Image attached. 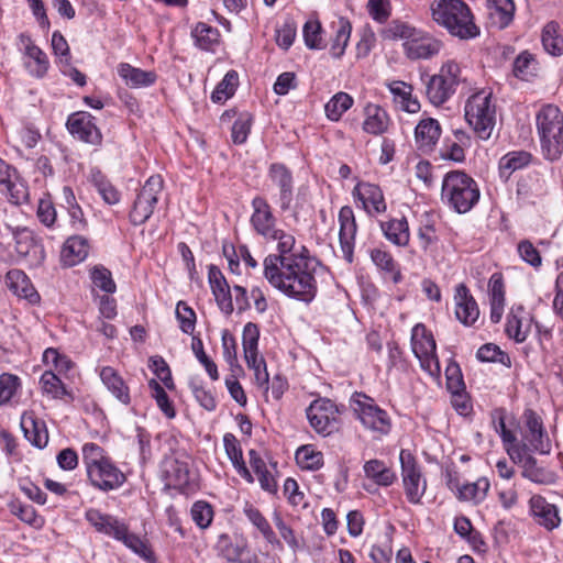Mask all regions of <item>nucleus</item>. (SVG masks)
Wrapping results in <instances>:
<instances>
[{
  "instance_id": "obj_6",
  "label": "nucleus",
  "mask_w": 563,
  "mask_h": 563,
  "mask_svg": "<svg viewBox=\"0 0 563 563\" xmlns=\"http://www.w3.org/2000/svg\"><path fill=\"white\" fill-rule=\"evenodd\" d=\"M461 67L454 60L444 63L439 73L429 77L426 82V95L434 106L445 103L456 91L462 81Z\"/></svg>"
},
{
  "instance_id": "obj_48",
  "label": "nucleus",
  "mask_w": 563,
  "mask_h": 563,
  "mask_svg": "<svg viewBox=\"0 0 563 563\" xmlns=\"http://www.w3.org/2000/svg\"><path fill=\"white\" fill-rule=\"evenodd\" d=\"M239 85V74L236 70H229L222 80L216 86L211 93V100L214 103H223L231 98Z\"/></svg>"
},
{
  "instance_id": "obj_25",
  "label": "nucleus",
  "mask_w": 563,
  "mask_h": 563,
  "mask_svg": "<svg viewBox=\"0 0 563 563\" xmlns=\"http://www.w3.org/2000/svg\"><path fill=\"white\" fill-rule=\"evenodd\" d=\"M117 71L124 84L134 89L151 87L157 80V74L154 70H144L129 63H120Z\"/></svg>"
},
{
  "instance_id": "obj_21",
  "label": "nucleus",
  "mask_w": 563,
  "mask_h": 563,
  "mask_svg": "<svg viewBox=\"0 0 563 563\" xmlns=\"http://www.w3.org/2000/svg\"><path fill=\"white\" fill-rule=\"evenodd\" d=\"M208 279L219 309L230 316L234 310L230 285L218 266H209Z\"/></svg>"
},
{
  "instance_id": "obj_35",
  "label": "nucleus",
  "mask_w": 563,
  "mask_h": 563,
  "mask_svg": "<svg viewBox=\"0 0 563 563\" xmlns=\"http://www.w3.org/2000/svg\"><path fill=\"white\" fill-rule=\"evenodd\" d=\"M532 161V155L527 151H512L505 154L498 163L499 176L507 181L510 176Z\"/></svg>"
},
{
  "instance_id": "obj_59",
  "label": "nucleus",
  "mask_w": 563,
  "mask_h": 563,
  "mask_svg": "<svg viewBox=\"0 0 563 563\" xmlns=\"http://www.w3.org/2000/svg\"><path fill=\"white\" fill-rule=\"evenodd\" d=\"M322 26L319 21H307L302 29L305 44L310 49H322L325 47L322 36Z\"/></svg>"
},
{
  "instance_id": "obj_10",
  "label": "nucleus",
  "mask_w": 563,
  "mask_h": 563,
  "mask_svg": "<svg viewBox=\"0 0 563 563\" xmlns=\"http://www.w3.org/2000/svg\"><path fill=\"white\" fill-rule=\"evenodd\" d=\"M163 186L164 181L159 175H153L145 181L129 214L133 225H141L151 218L158 202Z\"/></svg>"
},
{
  "instance_id": "obj_46",
  "label": "nucleus",
  "mask_w": 563,
  "mask_h": 563,
  "mask_svg": "<svg viewBox=\"0 0 563 563\" xmlns=\"http://www.w3.org/2000/svg\"><path fill=\"white\" fill-rule=\"evenodd\" d=\"M117 540L123 542V544L126 548L132 550L135 554H137L145 561H155L154 553L151 547L148 545L147 541L141 539L139 536L134 533H131L126 525L124 526V531L122 532V534L119 536Z\"/></svg>"
},
{
  "instance_id": "obj_22",
  "label": "nucleus",
  "mask_w": 563,
  "mask_h": 563,
  "mask_svg": "<svg viewBox=\"0 0 563 563\" xmlns=\"http://www.w3.org/2000/svg\"><path fill=\"white\" fill-rule=\"evenodd\" d=\"M455 316L465 327H471L479 317V309L470 289L464 284L455 288Z\"/></svg>"
},
{
  "instance_id": "obj_18",
  "label": "nucleus",
  "mask_w": 563,
  "mask_h": 563,
  "mask_svg": "<svg viewBox=\"0 0 563 563\" xmlns=\"http://www.w3.org/2000/svg\"><path fill=\"white\" fill-rule=\"evenodd\" d=\"M339 241L344 260L352 263L354 258L355 236L357 224L354 211L350 206H343L339 211Z\"/></svg>"
},
{
  "instance_id": "obj_54",
  "label": "nucleus",
  "mask_w": 563,
  "mask_h": 563,
  "mask_svg": "<svg viewBox=\"0 0 563 563\" xmlns=\"http://www.w3.org/2000/svg\"><path fill=\"white\" fill-rule=\"evenodd\" d=\"M16 178V170L9 164H7L3 159L0 158V184L4 185L7 190L11 195V200L14 203H20L22 199L25 198V190L24 189H16V192L14 194L13 190L15 189V184L13 179Z\"/></svg>"
},
{
  "instance_id": "obj_38",
  "label": "nucleus",
  "mask_w": 563,
  "mask_h": 563,
  "mask_svg": "<svg viewBox=\"0 0 563 563\" xmlns=\"http://www.w3.org/2000/svg\"><path fill=\"white\" fill-rule=\"evenodd\" d=\"M380 229L384 236L395 245L406 246L409 242L410 233L407 219H390L388 221H382Z\"/></svg>"
},
{
  "instance_id": "obj_62",
  "label": "nucleus",
  "mask_w": 563,
  "mask_h": 563,
  "mask_svg": "<svg viewBox=\"0 0 563 563\" xmlns=\"http://www.w3.org/2000/svg\"><path fill=\"white\" fill-rule=\"evenodd\" d=\"M93 184L104 202L115 205L120 201L119 190L100 172L93 175Z\"/></svg>"
},
{
  "instance_id": "obj_19",
  "label": "nucleus",
  "mask_w": 563,
  "mask_h": 563,
  "mask_svg": "<svg viewBox=\"0 0 563 563\" xmlns=\"http://www.w3.org/2000/svg\"><path fill=\"white\" fill-rule=\"evenodd\" d=\"M353 196L362 202L363 209L371 217L387 210L383 190L378 185L358 183L353 189Z\"/></svg>"
},
{
  "instance_id": "obj_60",
  "label": "nucleus",
  "mask_w": 563,
  "mask_h": 563,
  "mask_svg": "<svg viewBox=\"0 0 563 563\" xmlns=\"http://www.w3.org/2000/svg\"><path fill=\"white\" fill-rule=\"evenodd\" d=\"M260 328L256 323L247 322L242 332L244 357L258 353Z\"/></svg>"
},
{
  "instance_id": "obj_44",
  "label": "nucleus",
  "mask_w": 563,
  "mask_h": 563,
  "mask_svg": "<svg viewBox=\"0 0 563 563\" xmlns=\"http://www.w3.org/2000/svg\"><path fill=\"white\" fill-rule=\"evenodd\" d=\"M369 254L375 266L384 274L389 275L395 284H399L402 280L399 265L389 252L382 249H373Z\"/></svg>"
},
{
  "instance_id": "obj_58",
  "label": "nucleus",
  "mask_w": 563,
  "mask_h": 563,
  "mask_svg": "<svg viewBox=\"0 0 563 563\" xmlns=\"http://www.w3.org/2000/svg\"><path fill=\"white\" fill-rule=\"evenodd\" d=\"M191 350L199 361V363L205 367L206 372L208 373L209 377L212 380L219 379V372L217 364L206 354L203 349V343L200 338L192 336L191 342Z\"/></svg>"
},
{
  "instance_id": "obj_29",
  "label": "nucleus",
  "mask_w": 563,
  "mask_h": 563,
  "mask_svg": "<svg viewBox=\"0 0 563 563\" xmlns=\"http://www.w3.org/2000/svg\"><path fill=\"white\" fill-rule=\"evenodd\" d=\"M515 3L512 0H488V20L492 26L503 30L514 20Z\"/></svg>"
},
{
  "instance_id": "obj_9",
  "label": "nucleus",
  "mask_w": 563,
  "mask_h": 563,
  "mask_svg": "<svg viewBox=\"0 0 563 563\" xmlns=\"http://www.w3.org/2000/svg\"><path fill=\"white\" fill-rule=\"evenodd\" d=\"M399 460L406 498L412 505H420L427 490V481L422 475L421 467L409 450L402 449Z\"/></svg>"
},
{
  "instance_id": "obj_51",
  "label": "nucleus",
  "mask_w": 563,
  "mask_h": 563,
  "mask_svg": "<svg viewBox=\"0 0 563 563\" xmlns=\"http://www.w3.org/2000/svg\"><path fill=\"white\" fill-rule=\"evenodd\" d=\"M40 384L43 393L54 399L69 395L65 384L53 371H45L40 378Z\"/></svg>"
},
{
  "instance_id": "obj_41",
  "label": "nucleus",
  "mask_w": 563,
  "mask_h": 563,
  "mask_svg": "<svg viewBox=\"0 0 563 563\" xmlns=\"http://www.w3.org/2000/svg\"><path fill=\"white\" fill-rule=\"evenodd\" d=\"M363 470L365 476L378 486H390L397 478L395 472L387 467L383 461L377 459L365 462Z\"/></svg>"
},
{
  "instance_id": "obj_64",
  "label": "nucleus",
  "mask_w": 563,
  "mask_h": 563,
  "mask_svg": "<svg viewBox=\"0 0 563 563\" xmlns=\"http://www.w3.org/2000/svg\"><path fill=\"white\" fill-rule=\"evenodd\" d=\"M110 457L106 456L103 449L96 443H86L82 446V462L86 466V472L108 461Z\"/></svg>"
},
{
  "instance_id": "obj_24",
  "label": "nucleus",
  "mask_w": 563,
  "mask_h": 563,
  "mask_svg": "<svg viewBox=\"0 0 563 563\" xmlns=\"http://www.w3.org/2000/svg\"><path fill=\"white\" fill-rule=\"evenodd\" d=\"M531 316L522 306L512 307L506 322V333L510 339L521 343L527 339L531 328Z\"/></svg>"
},
{
  "instance_id": "obj_63",
  "label": "nucleus",
  "mask_w": 563,
  "mask_h": 563,
  "mask_svg": "<svg viewBox=\"0 0 563 563\" xmlns=\"http://www.w3.org/2000/svg\"><path fill=\"white\" fill-rule=\"evenodd\" d=\"M176 318L179 321L180 330L186 334H192L196 327V312L185 301L176 306Z\"/></svg>"
},
{
  "instance_id": "obj_55",
  "label": "nucleus",
  "mask_w": 563,
  "mask_h": 563,
  "mask_svg": "<svg viewBox=\"0 0 563 563\" xmlns=\"http://www.w3.org/2000/svg\"><path fill=\"white\" fill-rule=\"evenodd\" d=\"M536 514L540 517V523L548 530H553L560 525V517L554 505L538 499L533 504Z\"/></svg>"
},
{
  "instance_id": "obj_17",
  "label": "nucleus",
  "mask_w": 563,
  "mask_h": 563,
  "mask_svg": "<svg viewBox=\"0 0 563 563\" xmlns=\"http://www.w3.org/2000/svg\"><path fill=\"white\" fill-rule=\"evenodd\" d=\"M267 240L277 241V253L269 254L265 257L263 266L264 269L268 268V262L272 258H277L276 266L279 265V261L292 260L297 256H309L310 252L305 245L296 246V239L292 234L278 229L276 233H273Z\"/></svg>"
},
{
  "instance_id": "obj_43",
  "label": "nucleus",
  "mask_w": 563,
  "mask_h": 563,
  "mask_svg": "<svg viewBox=\"0 0 563 563\" xmlns=\"http://www.w3.org/2000/svg\"><path fill=\"white\" fill-rule=\"evenodd\" d=\"M539 63L528 51L521 52L514 60L512 74L520 80L530 81L538 76Z\"/></svg>"
},
{
  "instance_id": "obj_31",
  "label": "nucleus",
  "mask_w": 563,
  "mask_h": 563,
  "mask_svg": "<svg viewBox=\"0 0 563 563\" xmlns=\"http://www.w3.org/2000/svg\"><path fill=\"white\" fill-rule=\"evenodd\" d=\"M100 378L106 388L121 404L129 405L131 402L130 389L120 374L111 366H103L100 369Z\"/></svg>"
},
{
  "instance_id": "obj_50",
  "label": "nucleus",
  "mask_w": 563,
  "mask_h": 563,
  "mask_svg": "<svg viewBox=\"0 0 563 563\" xmlns=\"http://www.w3.org/2000/svg\"><path fill=\"white\" fill-rule=\"evenodd\" d=\"M296 462L302 470L317 471L323 466V454L312 445H302L296 452Z\"/></svg>"
},
{
  "instance_id": "obj_16",
  "label": "nucleus",
  "mask_w": 563,
  "mask_h": 563,
  "mask_svg": "<svg viewBox=\"0 0 563 563\" xmlns=\"http://www.w3.org/2000/svg\"><path fill=\"white\" fill-rule=\"evenodd\" d=\"M251 206L253 209L250 219L251 225L258 235L267 240L278 230L276 228L277 219L273 213L272 207L266 198L262 196H255L251 201Z\"/></svg>"
},
{
  "instance_id": "obj_13",
  "label": "nucleus",
  "mask_w": 563,
  "mask_h": 563,
  "mask_svg": "<svg viewBox=\"0 0 563 563\" xmlns=\"http://www.w3.org/2000/svg\"><path fill=\"white\" fill-rule=\"evenodd\" d=\"M523 418L525 427L521 431V442L526 444L530 451L548 454L551 450V444L541 418L531 409L525 411Z\"/></svg>"
},
{
  "instance_id": "obj_33",
  "label": "nucleus",
  "mask_w": 563,
  "mask_h": 563,
  "mask_svg": "<svg viewBox=\"0 0 563 563\" xmlns=\"http://www.w3.org/2000/svg\"><path fill=\"white\" fill-rule=\"evenodd\" d=\"M223 445L225 453L229 460L231 461L233 467L235 468L236 473L247 483H253L254 478L249 468L246 467V464L243 460L242 448L235 435L232 433H225L223 435Z\"/></svg>"
},
{
  "instance_id": "obj_3",
  "label": "nucleus",
  "mask_w": 563,
  "mask_h": 563,
  "mask_svg": "<svg viewBox=\"0 0 563 563\" xmlns=\"http://www.w3.org/2000/svg\"><path fill=\"white\" fill-rule=\"evenodd\" d=\"M481 198L478 184L463 170L446 173L441 185V200L457 213L471 211Z\"/></svg>"
},
{
  "instance_id": "obj_40",
  "label": "nucleus",
  "mask_w": 563,
  "mask_h": 563,
  "mask_svg": "<svg viewBox=\"0 0 563 563\" xmlns=\"http://www.w3.org/2000/svg\"><path fill=\"white\" fill-rule=\"evenodd\" d=\"M541 41L544 51L550 55H563V31L556 21H550L543 26Z\"/></svg>"
},
{
  "instance_id": "obj_12",
  "label": "nucleus",
  "mask_w": 563,
  "mask_h": 563,
  "mask_svg": "<svg viewBox=\"0 0 563 563\" xmlns=\"http://www.w3.org/2000/svg\"><path fill=\"white\" fill-rule=\"evenodd\" d=\"M66 128L73 137L92 146L102 144V133L97 126L96 118L87 111H77L68 115Z\"/></svg>"
},
{
  "instance_id": "obj_15",
  "label": "nucleus",
  "mask_w": 563,
  "mask_h": 563,
  "mask_svg": "<svg viewBox=\"0 0 563 563\" xmlns=\"http://www.w3.org/2000/svg\"><path fill=\"white\" fill-rule=\"evenodd\" d=\"M89 483L101 492H111L121 487L126 477L124 473L110 460L87 472Z\"/></svg>"
},
{
  "instance_id": "obj_30",
  "label": "nucleus",
  "mask_w": 563,
  "mask_h": 563,
  "mask_svg": "<svg viewBox=\"0 0 563 563\" xmlns=\"http://www.w3.org/2000/svg\"><path fill=\"white\" fill-rule=\"evenodd\" d=\"M168 486L186 493L190 487V471L186 461L178 457L169 460L165 468Z\"/></svg>"
},
{
  "instance_id": "obj_45",
  "label": "nucleus",
  "mask_w": 563,
  "mask_h": 563,
  "mask_svg": "<svg viewBox=\"0 0 563 563\" xmlns=\"http://www.w3.org/2000/svg\"><path fill=\"white\" fill-rule=\"evenodd\" d=\"M489 487L490 484L486 477L478 478L474 483H467L462 485V487L459 488L457 498L460 500L479 504L485 499L489 490Z\"/></svg>"
},
{
  "instance_id": "obj_2",
  "label": "nucleus",
  "mask_w": 563,
  "mask_h": 563,
  "mask_svg": "<svg viewBox=\"0 0 563 563\" xmlns=\"http://www.w3.org/2000/svg\"><path fill=\"white\" fill-rule=\"evenodd\" d=\"M431 13L432 19L453 36L468 40L479 34L472 11L463 0H434Z\"/></svg>"
},
{
  "instance_id": "obj_28",
  "label": "nucleus",
  "mask_w": 563,
  "mask_h": 563,
  "mask_svg": "<svg viewBox=\"0 0 563 563\" xmlns=\"http://www.w3.org/2000/svg\"><path fill=\"white\" fill-rule=\"evenodd\" d=\"M441 126L438 120L428 118L421 120L415 129V140L417 146L422 152H430L439 141Z\"/></svg>"
},
{
  "instance_id": "obj_39",
  "label": "nucleus",
  "mask_w": 563,
  "mask_h": 563,
  "mask_svg": "<svg viewBox=\"0 0 563 563\" xmlns=\"http://www.w3.org/2000/svg\"><path fill=\"white\" fill-rule=\"evenodd\" d=\"M244 515L250 520V522L257 528V530L262 533L263 538L272 545L283 549V544L279 539L276 537L274 530L272 529L267 519L263 516V514L255 508L253 505L246 503L244 506Z\"/></svg>"
},
{
  "instance_id": "obj_61",
  "label": "nucleus",
  "mask_w": 563,
  "mask_h": 563,
  "mask_svg": "<svg viewBox=\"0 0 563 563\" xmlns=\"http://www.w3.org/2000/svg\"><path fill=\"white\" fill-rule=\"evenodd\" d=\"M21 386L20 378L10 373L0 375V406L7 405Z\"/></svg>"
},
{
  "instance_id": "obj_52",
  "label": "nucleus",
  "mask_w": 563,
  "mask_h": 563,
  "mask_svg": "<svg viewBox=\"0 0 563 563\" xmlns=\"http://www.w3.org/2000/svg\"><path fill=\"white\" fill-rule=\"evenodd\" d=\"M9 509L12 515L32 527L41 528L44 523V519L38 516L34 507L29 504H23L15 499L9 504Z\"/></svg>"
},
{
  "instance_id": "obj_23",
  "label": "nucleus",
  "mask_w": 563,
  "mask_h": 563,
  "mask_svg": "<svg viewBox=\"0 0 563 563\" xmlns=\"http://www.w3.org/2000/svg\"><path fill=\"white\" fill-rule=\"evenodd\" d=\"M21 429L25 439L34 446L43 449L48 442L45 422L38 419L33 411L24 412L21 417Z\"/></svg>"
},
{
  "instance_id": "obj_57",
  "label": "nucleus",
  "mask_w": 563,
  "mask_h": 563,
  "mask_svg": "<svg viewBox=\"0 0 563 563\" xmlns=\"http://www.w3.org/2000/svg\"><path fill=\"white\" fill-rule=\"evenodd\" d=\"M221 345L223 358L230 365L232 371H234V368L242 371V367L238 363L236 340L228 329H224L221 333Z\"/></svg>"
},
{
  "instance_id": "obj_11",
  "label": "nucleus",
  "mask_w": 563,
  "mask_h": 563,
  "mask_svg": "<svg viewBox=\"0 0 563 563\" xmlns=\"http://www.w3.org/2000/svg\"><path fill=\"white\" fill-rule=\"evenodd\" d=\"M306 412L312 429L323 437L334 433L340 428V409L328 398L313 400Z\"/></svg>"
},
{
  "instance_id": "obj_42",
  "label": "nucleus",
  "mask_w": 563,
  "mask_h": 563,
  "mask_svg": "<svg viewBox=\"0 0 563 563\" xmlns=\"http://www.w3.org/2000/svg\"><path fill=\"white\" fill-rule=\"evenodd\" d=\"M395 102L399 108L409 113H417L420 110V102L412 96V86L404 81H394L390 86Z\"/></svg>"
},
{
  "instance_id": "obj_4",
  "label": "nucleus",
  "mask_w": 563,
  "mask_h": 563,
  "mask_svg": "<svg viewBox=\"0 0 563 563\" xmlns=\"http://www.w3.org/2000/svg\"><path fill=\"white\" fill-rule=\"evenodd\" d=\"M537 129L541 150L549 161L558 159L563 153V112L558 106L545 104L537 114Z\"/></svg>"
},
{
  "instance_id": "obj_32",
  "label": "nucleus",
  "mask_w": 563,
  "mask_h": 563,
  "mask_svg": "<svg viewBox=\"0 0 563 563\" xmlns=\"http://www.w3.org/2000/svg\"><path fill=\"white\" fill-rule=\"evenodd\" d=\"M365 120L363 130L372 135H382L387 132L389 126V115L385 109L378 104L368 103L364 108Z\"/></svg>"
},
{
  "instance_id": "obj_14",
  "label": "nucleus",
  "mask_w": 563,
  "mask_h": 563,
  "mask_svg": "<svg viewBox=\"0 0 563 563\" xmlns=\"http://www.w3.org/2000/svg\"><path fill=\"white\" fill-rule=\"evenodd\" d=\"M267 176L278 190L276 203L283 212L288 211L294 200L292 172L283 163H273L268 167Z\"/></svg>"
},
{
  "instance_id": "obj_5",
  "label": "nucleus",
  "mask_w": 563,
  "mask_h": 563,
  "mask_svg": "<svg viewBox=\"0 0 563 563\" xmlns=\"http://www.w3.org/2000/svg\"><path fill=\"white\" fill-rule=\"evenodd\" d=\"M465 120L476 135L488 140L496 124V109L492 102V93L481 90L472 95L465 102Z\"/></svg>"
},
{
  "instance_id": "obj_36",
  "label": "nucleus",
  "mask_w": 563,
  "mask_h": 563,
  "mask_svg": "<svg viewBox=\"0 0 563 563\" xmlns=\"http://www.w3.org/2000/svg\"><path fill=\"white\" fill-rule=\"evenodd\" d=\"M331 29L334 35L331 41L330 52L334 58H340L343 56L350 41L352 24L349 19L340 16L335 21H332Z\"/></svg>"
},
{
  "instance_id": "obj_49",
  "label": "nucleus",
  "mask_w": 563,
  "mask_h": 563,
  "mask_svg": "<svg viewBox=\"0 0 563 563\" xmlns=\"http://www.w3.org/2000/svg\"><path fill=\"white\" fill-rule=\"evenodd\" d=\"M353 98L343 91L336 92L324 106L325 115L331 121H339L344 112L353 106Z\"/></svg>"
},
{
  "instance_id": "obj_20",
  "label": "nucleus",
  "mask_w": 563,
  "mask_h": 563,
  "mask_svg": "<svg viewBox=\"0 0 563 563\" xmlns=\"http://www.w3.org/2000/svg\"><path fill=\"white\" fill-rule=\"evenodd\" d=\"M442 43L430 34L418 31L409 42L404 43V51L409 59H429L440 53Z\"/></svg>"
},
{
  "instance_id": "obj_37",
  "label": "nucleus",
  "mask_w": 563,
  "mask_h": 563,
  "mask_svg": "<svg viewBox=\"0 0 563 563\" xmlns=\"http://www.w3.org/2000/svg\"><path fill=\"white\" fill-rule=\"evenodd\" d=\"M195 45L206 52H214L220 44V32L205 22H198L191 30Z\"/></svg>"
},
{
  "instance_id": "obj_1",
  "label": "nucleus",
  "mask_w": 563,
  "mask_h": 563,
  "mask_svg": "<svg viewBox=\"0 0 563 563\" xmlns=\"http://www.w3.org/2000/svg\"><path fill=\"white\" fill-rule=\"evenodd\" d=\"M276 261L271 258L268 268L263 272L268 284L288 298L311 302L318 291L314 274L319 261L311 255L279 261L278 266Z\"/></svg>"
},
{
  "instance_id": "obj_53",
  "label": "nucleus",
  "mask_w": 563,
  "mask_h": 563,
  "mask_svg": "<svg viewBox=\"0 0 563 563\" xmlns=\"http://www.w3.org/2000/svg\"><path fill=\"white\" fill-rule=\"evenodd\" d=\"M521 475L537 484H551L554 482L553 473L542 466H539L533 456L526 460Z\"/></svg>"
},
{
  "instance_id": "obj_47",
  "label": "nucleus",
  "mask_w": 563,
  "mask_h": 563,
  "mask_svg": "<svg viewBox=\"0 0 563 563\" xmlns=\"http://www.w3.org/2000/svg\"><path fill=\"white\" fill-rule=\"evenodd\" d=\"M25 56L29 60L24 63V66L29 74L35 78H43L49 68V60L46 53L36 46L31 47Z\"/></svg>"
},
{
  "instance_id": "obj_26",
  "label": "nucleus",
  "mask_w": 563,
  "mask_h": 563,
  "mask_svg": "<svg viewBox=\"0 0 563 563\" xmlns=\"http://www.w3.org/2000/svg\"><path fill=\"white\" fill-rule=\"evenodd\" d=\"M85 518L98 532L112 537L115 540L124 531V522L111 515L102 514L98 509H88Z\"/></svg>"
},
{
  "instance_id": "obj_27",
  "label": "nucleus",
  "mask_w": 563,
  "mask_h": 563,
  "mask_svg": "<svg viewBox=\"0 0 563 563\" xmlns=\"http://www.w3.org/2000/svg\"><path fill=\"white\" fill-rule=\"evenodd\" d=\"M5 285L14 295L29 300L31 303L40 300V295L21 269H10L5 275Z\"/></svg>"
},
{
  "instance_id": "obj_7",
  "label": "nucleus",
  "mask_w": 563,
  "mask_h": 563,
  "mask_svg": "<svg viewBox=\"0 0 563 563\" xmlns=\"http://www.w3.org/2000/svg\"><path fill=\"white\" fill-rule=\"evenodd\" d=\"M351 407L356 418L368 430L380 434H388L391 421L386 410L376 405L375 400L364 393L355 391L351 396Z\"/></svg>"
},
{
  "instance_id": "obj_34",
  "label": "nucleus",
  "mask_w": 563,
  "mask_h": 563,
  "mask_svg": "<svg viewBox=\"0 0 563 563\" xmlns=\"http://www.w3.org/2000/svg\"><path fill=\"white\" fill-rule=\"evenodd\" d=\"M89 241L81 235L69 236L64 243L62 257L66 265L74 266L82 261L89 254Z\"/></svg>"
},
{
  "instance_id": "obj_56",
  "label": "nucleus",
  "mask_w": 563,
  "mask_h": 563,
  "mask_svg": "<svg viewBox=\"0 0 563 563\" xmlns=\"http://www.w3.org/2000/svg\"><path fill=\"white\" fill-rule=\"evenodd\" d=\"M90 279L95 287L106 294H113L117 290V285L112 278L111 272L102 265H96L90 271Z\"/></svg>"
},
{
  "instance_id": "obj_8",
  "label": "nucleus",
  "mask_w": 563,
  "mask_h": 563,
  "mask_svg": "<svg viewBox=\"0 0 563 563\" xmlns=\"http://www.w3.org/2000/svg\"><path fill=\"white\" fill-rule=\"evenodd\" d=\"M411 350L426 373L432 377L440 376L435 340L423 323H417L411 330Z\"/></svg>"
}]
</instances>
